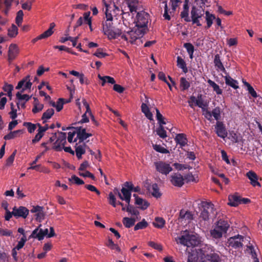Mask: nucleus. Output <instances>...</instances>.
I'll return each mask as SVG.
<instances>
[{"label":"nucleus","mask_w":262,"mask_h":262,"mask_svg":"<svg viewBox=\"0 0 262 262\" xmlns=\"http://www.w3.org/2000/svg\"><path fill=\"white\" fill-rule=\"evenodd\" d=\"M206 14V20L207 21V28H209L212 24V21L215 19V16L209 13L208 11L205 12Z\"/></svg>","instance_id":"obj_47"},{"label":"nucleus","mask_w":262,"mask_h":262,"mask_svg":"<svg viewBox=\"0 0 262 262\" xmlns=\"http://www.w3.org/2000/svg\"><path fill=\"white\" fill-rule=\"evenodd\" d=\"M204 102L201 95L198 97L196 99L194 96H192L190 97L189 100L188 101L189 105L191 107H193V103L199 107H202V104Z\"/></svg>","instance_id":"obj_25"},{"label":"nucleus","mask_w":262,"mask_h":262,"mask_svg":"<svg viewBox=\"0 0 262 262\" xmlns=\"http://www.w3.org/2000/svg\"><path fill=\"white\" fill-rule=\"evenodd\" d=\"M41 225H39L38 228L34 229L32 234L30 235L29 238H37L39 241H41L43 239L45 235H47L49 234L48 233V229H45L43 230L42 229H40L39 228L41 227Z\"/></svg>","instance_id":"obj_12"},{"label":"nucleus","mask_w":262,"mask_h":262,"mask_svg":"<svg viewBox=\"0 0 262 262\" xmlns=\"http://www.w3.org/2000/svg\"><path fill=\"white\" fill-rule=\"evenodd\" d=\"M163 125H159L156 130L157 135L161 138L165 139L167 137L166 132L163 126Z\"/></svg>","instance_id":"obj_46"},{"label":"nucleus","mask_w":262,"mask_h":262,"mask_svg":"<svg viewBox=\"0 0 262 262\" xmlns=\"http://www.w3.org/2000/svg\"><path fill=\"white\" fill-rule=\"evenodd\" d=\"M18 47L16 44H11L8 49V60L9 62L13 61L19 53Z\"/></svg>","instance_id":"obj_14"},{"label":"nucleus","mask_w":262,"mask_h":262,"mask_svg":"<svg viewBox=\"0 0 262 262\" xmlns=\"http://www.w3.org/2000/svg\"><path fill=\"white\" fill-rule=\"evenodd\" d=\"M184 46L186 49L189 55L190 58L192 59L194 52V47L193 45L190 43H185Z\"/></svg>","instance_id":"obj_52"},{"label":"nucleus","mask_w":262,"mask_h":262,"mask_svg":"<svg viewBox=\"0 0 262 262\" xmlns=\"http://www.w3.org/2000/svg\"><path fill=\"white\" fill-rule=\"evenodd\" d=\"M147 223L145 221V220H143L141 222L137 223L135 227V230H138L139 229H141L146 228L147 226Z\"/></svg>","instance_id":"obj_59"},{"label":"nucleus","mask_w":262,"mask_h":262,"mask_svg":"<svg viewBox=\"0 0 262 262\" xmlns=\"http://www.w3.org/2000/svg\"><path fill=\"white\" fill-rule=\"evenodd\" d=\"M29 210L25 207L20 206L18 208L14 207L13 208V215L16 217L26 219L29 214Z\"/></svg>","instance_id":"obj_13"},{"label":"nucleus","mask_w":262,"mask_h":262,"mask_svg":"<svg viewBox=\"0 0 262 262\" xmlns=\"http://www.w3.org/2000/svg\"><path fill=\"white\" fill-rule=\"evenodd\" d=\"M225 74L226 76L223 77L225 78L226 84L234 88V89H237L238 88L237 81L232 78L227 73Z\"/></svg>","instance_id":"obj_27"},{"label":"nucleus","mask_w":262,"mask_h":262,"mask_svg":"<svg viewBox=\"0 0 262 262\" xmlns=\"http://www.w3.org/2000/svg\"><path fill=\"white\" fill-rule=\"evenodd\" d=\"M130 12H136L138 6V0H126Z\"/></svg>","instance_id":"obj_35"},{"label":"nucleus","mask_w":262,"mask_h":262,"mask_svg":"<svg viewBox=\"0 0 262 262\" xmlns=\"http://www.w3.org/2000/svg\"><path fill=\"white\" fill-rule=\"evenodd\" d=\"M102 3L105 6V10L104 11L106 17V20L102 24L103 32L107 36L109 39L117 38L121 35L122 31L119 29H114L112 23L113 17L112 14L110 12V6L105 0H102Z\"/></svg>","instance_id":"obj_1"},{"label":"nucleus","mask_w":262,"mask_h":262,"mask_svg":"<svg viewBox=\"0 0 262 262\" xmlns=\"http://www.w3.org/2000/svg\"><path fill=\"white\" fill-rule=\"evenodd\" d=\"M77 138L79 140V143H84L83 141L88 138L92 136L91 134L86 133L85 128H82L81 127L76 128Z\"/></svg>","instance_id":"obj_16"},{"label":"nucleus","mask_w":262,"mask_h":262,"mask_svg":"<svg viewBox=\"0 0 262 262\" xmlns=\"http://www.w3.org/2000/svg\"><path fill=\"white\" fill-rule=\"evenodd\" d=\"M136 221H137V219L134 217H125L123 219L122 222L125 227L130 228L135 224Z\"/></svg>","instance_id":"obj_37"},{"label":"nucleus","mask_w":262,"mask_h":262,"mask_svg":"<svg viewBox=\"0 0 262 262\" xmlns=\"http://www.w3.org/2000/svg\"><path fill=\"white\" fill-rule=\"evenodd\" d=\"M193 219V215L191 212L189 211H185L184 210H181L180 212V217L179 219L181 220L182 221L185 220V221L189 222Z\"/></svg>","instance_id":"obj_30"},{"label":"nucleus","mask_w":262,"mask_h":262,"mask_svg":"<svg viewBox=\"0 0 262 262\" xmlns=\"http://www.w3.org/2000/svg\"><path fill=\"white\" fill-rule=\"evenodd\" d=\"M215 227H216L217 229H220V231H221L224 233H226L229 227V225L226 221L220 220L217 222Z\"/></svg>","instance_id":"obj_28"},{"label":"nucleus","mask_w":262,"mask_h":262,"mask_svg":"<svg viewBox=\"0 0 262 262\" xmlns=\"http://www.w3.org/2000/svg\"><path fill=\"white\" fill-rule=\"evenodd\" d=\"M240 196L236 195H231L228 197L229 202L228 204L231 206L236 207L240 204Z\"/></svg>","instance_id":"obj_32"},{"label":"nucleus","mask_w":262,"mask_h":262,"mask_svg":"<svg viewBox=\"0 0 262 262\" xmlns=\"http://www.w3.org/2000/svg\"><path fill=\"white\" fill-rule=\"evenodd\" d=\"M18 34V29L17 27L12 25L11 27L8 29V34L11 37H15Z\"/></svg>","instance_id":"obj_53"},{"label":"nucleus","mask_w":262,"mask_h":262,"mask_svg":"<svg viewBox=\"0 0 262 262\" xmlns=\"http://www.w3.org/2000/svg\"><path fill=\"white\" fill-rule=\"evenodd\" d=\"M213 62L217 71H221L225 74H227L226 70H225L222 62L221 61L219 54H216L214 56Z\"/></svg>","instance_id":"obj_21"},{"label":"nucleus","mask_w":262,"mask_h":262,"mask_svg":"<svg viewBox=\"0 0 262 262\" xmlns=\"http://www.w3.org/2000/svg\"><path fill=\"white\" fill-rule=\"evenodd\" d=\"M152 195L156 198H159L161 196V193L159 192L158 185L154 184L152 186Z\"/></svg>","instance_id":"obj_61"},{"label":"nucleus","mask_w":262,"mask_h":262,"mask_svg":"<svg viewBox=\"0 0 262 262\" xmlns=\"http://www.w3.org/2000/svg\"><path fill=\"white\" fill-rule=\"evenodd\" d=\"M171 178V182L175 186L181 187L184 183L183 176L179 173L172 174Z\"/></svg>","instance_id":"obj_19"},{"label":"nucleus","mask_w":262,"mask_h":262,"mask_svg":"<svg viewBox=\"0 0 262 262\" xmlns=\"http://www.w3.org/2000/svg\"><path fill=\"white\" fill-rule=\"evenodd\" d=\"M174 139L177 143L181 146H184L187 144V139L183 134H177Z\"/></svg>","instance_id":"obj_34"},{"label":"nucleus","mask_w":262,"mask_h":262,"mask_svg":"<svg viewBox=\"0 0 262 262\" xmlns=\"http://www.w3.org/2000/svg\"><path fill=\"white\" fill-rule=\"evenodd\" d=\"M86 145L85 143H77L75 145L76 155L78 159L82 158V155L85 152Z\"/></svg>","instance_id":"obj_20"},{"label":"nucleus","mask_w":262,"mask_h":262,"mask_svg":"<svg viewBox=\"0 0 262 262\" xmlns=\"http://www.w3.org/2000/svg\"><path fill=\"white\" fill-rule=\"evenodd\" d=\"M156 118L158 121L159 125H164L166 124V122L165 121V118L162 116V115L160 113L159 110L158 108L156 109Z\"/></svg>","instance_id":"obj_55"},{"label":"nucleus","mask_w":262,"mask_h":262,"mask_svg":"<svg viewBox=\"0 0 262 262\" xmlns=\"http://www.w3.org/2000/svg\"><path fill=\"white\" fill-rule=\"evenodd\" d=\"M24 13L22 10H19L17 13V16L16 17L15 21L16 23L19 26L22 22L23 18Z\"/></svg>","instance_id":"obj_62"},{"label":"nucleus","mask_w":262,"mask_h":262,"mask_svg":"<svg viewBox=\"0 0 262 262\" xmlns=\"http://www.w3.org/2000/svg\"><path fill=\"white\" fill-rule=\"evenodd\" d=\"M201 260L196 249L188 252L187 262H201Z\"/></svg>","instance_id":"obj_23"},{"label":"nucleus","mask_w":262,"mask_h":262,"mask_svg":"<svg viewBox=\"0 0 262 262\" xmlns=\"http://www.w3.org/2000/svg\"><path fill=\"white\" fill-rule=\"evenodd\" d=\"M40 157H41V155H38L36 157L35 159L31 163H30L31 166L28 168V170L34 169V170H35L36 171H42L43 170L40 169V166H41L40 165H35V164H36L37 162L40 158Z\"/></svg>","instance_id":"obj_38"},{"label":"nucleus","mask_w":262,"mask_h":262,"mask_svg":"<svg viewBox=\"0 0 262 262\" xmlns=\"http://www.w3.org/2000/svg\"><path fill=\"white\" fill-rule=\"evenodd\" d=\"M212 117L216 120V121H220L219 120L221 118V109L219 107H216L211 112Z\"/></svg>","instance_id":"obj_49"},{"label":"nucleus","mask_w":262,"mask_h":262,"mask_svg":"<svg viewBox=\"0 0 262 262\" xmlns=\"http://www.w3.org/2000/svg\"><path fill=\"white\" fill-rule=\"evenodd\" d=\"M54 114V110L53 108H49L42 114L41 119L43 120V123H45L47 122V120L50 119Z\"/></svg>","instance_id":"obj_36"},{"label":"nucleus","mask_w":262,"mask_h":262,"mask_svg":"<svg viewBox=\"0 0 262 262\" xmlns=\"http://www.w3.org/2000/svg\"><path fill=\"white\" fill-rule=\"evenodd\" d=\"M126 211L132 215L135 216V218L137 219V220H139L140 219V217L139 216V211L136 208H135L133 206L130 205V204H127V205L126 206Z\"/></svg>","instance_id":"obj_31"},{"label":"nucleus","mask_w":262,"mask_h":262,"mask_svg":"<svg viewBox=\"0 0 262 262\" xmlns=\"http://www.w3.org/2000/svg\"><path fill=\"white\" fill-rule=\"evenodd\" d=\"M145 32L143 29H139L135 27L133 30L126 32L125 34L120 36L122 39L133 43L137 39L142 37Z\"/></svg>","instance_id":"obj_5"},{"label":"nucleus","mask_w":262,"mask_h":262,"mask_svg":"<svg viewBox=\"0 0 262 262\" xmlns=\"http://www.w3.org/2000/svg\"><path fill=\"white\" fill-rule=\"evenodd\" d=\"M34 106L32 109V112L33 113L36 114L42 111L43 108V105L39 103L38 100L36 98H34Z\"/></svg>","instance_id":"obj_41"},{"label":"nucleus","mask_w":262,"mask_h":262,"mask_svg":"<svg viewBox=\"0 0 262 262\" xmlns=\"http://www.w3.org/2000/svg\"><path fill=\"white\" fill-rule=\"evenodd\" d=\"M0 236H13V231L8 229L0 228Z\"/></svg>","instance_id":"obj_57"},{"label":"nucleus","mask_w":262,"mask_h":262,"mask_svg":"<svg viewBox=\"0 0 262 262\" xmlns=\"http://www.w3.org/2000/svg\"><path fill=\"white\" fill-rule=\"evenodd\" d=\"M201 262H219L220 257L217 254H213L209 256L201 258Z\"/></svg>","instance_id":"obj_33"},{"label":"nucleus","mask_w":262,"mask_h":262,"mask_svg":"<svg viewBox=\"0 0 262 262\" xmlns=\"http://www.w3.org/2000/svg\"><path fill=\"white\" fill-rule=\"evenodd\" d=\"M22 93L23 92H21V91H20V92H18L16 94V98L18 100L23 101L25 102L28 101L30 99V97L27 94L22 95Z\"/></svg>","instance_id":"obj_51"},{"label":"nucleus","mask_w":262,"mask_h":262,"mask_svg":"<svg viewBox=\"0 0 262 262\" xmlns=\"http://www.w3.org/2000/svg\"><path fill=\"white\" fill-rule=\"evenodd\" d=\"M246 176L250 180V183L252 186L260 187V183L257 181L258 176L255 172L250 170L246 173Z\"/></svg>","instance_id":"obj_22"},{"label":"nucleus","mask_w":262,"mask_h":262,"mask_svg":"<svg viewBox=\"0 0 262 262\" xmlns=\"http://www.w3.org/2000/svg\"><path fill=\"white\" fill-rule=\"evenodd\" d=\"M154 165L157 171L163 174L167 175L172 170L169 164L163 161L156 162Z\"/></svg>","instance_id":"obj_7"},{"label":"nucleus","mask_w":262,"mask_h":262,"mask_svg":"<svg viewBox=\"0 0 262 262\" xmlns=\"http://www.w3.org/2000/svg\"><path fill=\"white\" fill-rule=\"evenodd\" d=\"M153 148L157 152L162 153V154H168L169 151L168 149L162 147L160 145L157 144H153L152 145Z\"/></svg>","instance_id":"obj_54"},{"label":"nucleus","mask_w":262,"mask_h":262,"mask_svg":"<svg viewBox=\"0 0 262 262\" xmlns=\"http://www.w3.org/2000/svg\"><path fill=\"white\" fill-rule=\"evenodd\" d=\"M210 233L211 236L213 238L216 239L220 238L222 237L223 234H224L223 232L220 231V229H217V228L215 227L213 229H212L210 231Z\"/></svg>","instance_id":"obj_42"},{"label":"nucleus","mask_w":262,"mask_h":262,"mask_svg":"<svg viewBox=\"0 0 262 262\" xmlns=\"http://www.w3.org/2000/svg\"><path fill=\"white\" fill-rule=\"evenodd\" d=\"M148 19L149 15L147 13L143 11L138 12L134 21L135 27L139 29H143V31L145 32L147 29Z\"/></svg>","instance_id":"obj_3"},{"label":"nucleus","mask_w":262,"mask_h":262,"mask_svg":"<svg viewBox=\"0 0 262 262\" xmlns=\"http://www.w3.org/2000/svg\"><path fill=\"white\" fill-rule=\"evenodd\" d=\"M121 191L122 195L118 189H116L114 190L115 192L118 194L121 200H124L127 203V204H129L132 192L125 187H122Z\"/></svg>","instance_id":"obj_15"},{"label":"nucleus","mask_w":262,"mask_h":262,"mask_svg":"<svg viewBox=\"0 0 262 262\" xmlns=\"http://www.w3.org/2000/svg\"><path fill=\"white\" fill-rule=\"evenodd\" d=\"M178 244H181L187 247H194L199 244L198 237L193 234H189L186 231L183 234L175 238Z\"/></svg>","instance_id":"obj_2"},{"label":"nucleus","mask_w":262,"mask_h":262,"mask_svg":"<svg viewBox=\"0 0 262 262\" xmlns=\"http://www.w3.org/2000/svg\"><path fill=\"white\" fill-rule=\"evenodd\" d=\"M196 249L200 259L206 256H210L213 254H216L214 252V248L210 245L202 244H201Z\"/></svg>","instance_id":"obj_6"},{"label":"nucleus","mask_w":262,"mask_h":262,"mask_svg":"<svg viewBox=\"0 0 262 262\" xmlns=\"http://www.w3.org/2000/svg\"><path fill=\"white\" fill-rule=\"evenodd\" d=\"M27 241V237L26 235L23 236V237L21 238L20 240L18 242L17 245L16 246V247L14 248L15 249H17V250H20L21 249L26 241Z\"/></svg>","instance_id":"obj_58"},{"label":"nucleus","mask_w":262,"mask_h":262,"mask_svg":"<svg viewBox=\"0 0 262 262\" xmlns=\"http://www.w3.org/2000/svg\"><path fill=\"white\" fill-rule=\"evenodd\" d=\"M153 225L157 228H162L165 224V220L160 217H156L155 221L153 222Z\"/></svg>","instance_id":"obj_44"},{"label":"nucleus","mask_w":262,"mask_h":262,"mask_svg":"<svg viewBox=\"0 0 262 262\" xmlns=\"http://www.w3.org/2000/svg\"><path fill=\"white\" fill-rule=\"evenodd\" d=\"M44 208L43 207L39 206H33L30 211L32 213H35L36 220L40 222L45 218V214L44 212Z\"/></svg>","instance_id":"obj_17"},{"label":"nucleus","mask_w":262,"mask_h":262,"mask_svg":"<svg viewBox=\"0 0 262 262\" xmlns=\"http://www.w3.org/2000/svg\"><path fill=\"white\" fill-rule=\"evenodd\" d=\"M69 181L77 185H81L84 184V182L82 180L80 179L75 175L72 176L71 178L69 179Z\"/></svg>","instance_id":"obj_60"},{"label":"nucleus","mask_w":262,"mask_h":262,"mask_svg":"<svg viewBox=\"0 0 262 262\" xmlns=\"http://www.w3.org/2000/svg\"><path fill=\"white\" fill-rule=\"evenodd\" d=\"M204 12L203 10H201L194 6L192 7L191 10V17L193 24H195L198 26H201L199 19L203 16Z\"/></svg>","instance_id":"obj_9"},{"label":"nucleus","mask_w":262,"mask_h":262,"mask_svg":"<svg viewBox=\"0 0 262 262\" xmlns=\"http://www.w3.org/2000/svg\"><path fill=\"white\" fill-rule=\"evenodd\" d=\"M63 100L64 99L63 98H59L56 103L55 107L56 108V110L57 112H60L62 109Z\"/></svg>","instance_id":"obj_64"},{"label":"nucleus","mask_w":262,"mask_h":262,"mask_svg":"<svg viewBox=\"0 0 262 262\" xmlns=\"http://www.w3.org/2000/svg\"><path fill=\"white\" fill-rule=\"evenodd\" d=\"M215 132L217 136L225 139L227 136V131L225 124L222 121H216L214 126Z\"/></svg>","instance_id":"obj_11"},{"label":"nucleus","mask_w":262,"mask_h":262,"mask_svg":"<svg viewBox=\"0 0 262 262\" xmlns=\"http://www.w3.org/2000/svg\"><path fill=\"white\" fill-rule=\"evenodd\" d=\"M247 250L249 253H250L252 257L253 258V262H259L258 258L257 257V254L253 246L251 245L248 246Z\"/></svg>","instance_id":"obj_48"},{"label":"nucleus","mask_w":262,"mask_h":262,"mask_svg":"<svg viewBox=\"0 0 262 262\" xmlns=\"http://www.w3.org/2000/svg\"><path fill=\"white\" fill-rule=\"evenodd\" d=\"M177 66L182 69L184 73H186L188 72L185 61L180 56L177 57Z\"/></svg>","instance_id":"obj_40"},{"label":"nucleus","mask_w":262,"mask_h":262,"mask_svg":"<svg viewBox=\"0 0 262 262\" xmlns=\"http://www.w3.org/2000/svg\"><path fill=\"white\" fill-rule=\"evenodd\" d=\"M142 112L145 114V116L150 120H152V114L150 112L148 107L145 103H142L141 105Z\"/></svg>","instance_id":"obj_39"},{"label":"nucleus","mask_w":262,"mask_h":262,"mask_svg":"<svg viewBox=\"0 0 262 262\" xmlns=\"http://www.w3.org/2000/svg\"><path fill=\"white\" fill-rule=\"evenodd\" d=\"M55 27V24L54 23H51L50 25V28L47 31H46L43 33H42L41 34L39 35L37 37V39H43V38H47L51 36L54 32L53 29H54V28Z\"/></svg>","instance_id":"obj_26"},{"label":"nucleus","mask_w":262,"mask_h":262,"mask_svg":"<svg viewBox=\"0 0 262 262\" xmlns=\"http://www.w3.org/2000/svg\"><path fill=\"white\" fill-rule=\"evenodd\" d=\"M24 125L27 128L28 132L30 133H32L36 129V125H37L33 124L31 122H24Z\"/></svg>","instance_id":"obj_56"},{"label":"nucleus","mask_w":262,"mask_h":262,"mask_svg":"<svg viewBox=\"0 0 262 262\" xmlns=\"http://www.w3.org/2000/svg\"><path fill=\"white\" fill-rule=\"evenodd\" d=\"M244 242V237L242 235H237L230 237L228 240L229 246L236 249L243 247V242Z\"/></svg>","instance_id":"obj_10"},{"label":"nucleus","mask_w":262,"mask_h":262,"mask_svg":"<svg viewBox=\"0 0 262 262\" xmlns=\"http://www.w3.org/2000/svg\"><path fill=\"white\" fill-rule=\"evenodd\" d=\"M207 82L213 88V91H215L217 95L222 94V90L216 83L210 79H208Z\"/></svg>","instance_id":"obj_45"},{"label":"nucleus","mask_w":262,"mask_h":262,"mask_svg":"<svg viewBox=\"0 0 262 262\" xmlns=\"http://www.w3.org/2000/svg\"><path fill=\"white\" fill-rule=\"evenodd\" d=\"M181 16L186 22H189L191 20L189 17V6L187 2H185L183 5V10L181 12Z\"/></svg>","instance_id":"obj_29"},{"label":"nucleus","mask_w":262,"mask_h":262,"mask_svg":"<svg viewBox=\"0 0 262 262\" xmlns=\"http://www.w3.org/2000/svg\"><path fill=\"white\" fill-rule=\"evenodd\" d=\"M23 130H17L13 132H11L9 134L6 135L4 136V138L5 140H10L13 138H15L18 136L19 134H23Z\"/></svg>","instance_id":"obj_43"},{"label":"nucleus","mask_w":262,"mask_h":262,"mask_svg":"<svg viewBox=\"0 0 262 262\" xmlns=\"http://www.w3.org/2000/svg\"><path fill=\"white\" fill-rule=\"evenodd\" d=\"M190 87V83L184 77L180 78V88L183 91L187 90Z\"/></svg>","instance_id":"obj_50"},{"label":"nucleus","mask_w":262,"mask_h":262,"mask_svg":"<svg viewBox=\"0 0 262 262\" xmlns=\"http://www.w3.org/2000/svg\"><path fill=\"white\" fill-rule=\"evenodd\" d=\"M133 196L135 198V204L139 205L141 209L145 210L149 206V204L147 201L138 197L137 194H134Z\"/></svg>","instance_id":"obj_24"},{"label":"nucleus","mask_w":262,"mask_h":262,"mask_svg":"<svg viewBox=\"0 0 262 262\" xmlns=\"http://www.w3.org/2000/svg\"><path fill=\"white\" fill-rule=\"evenodd\" d=\"M57 139L54 144L53 148L56 151H61L62 149V146H64L66 143V133L63 132H59Z\"/></svg>","instance_id":"obj_8"},{"label":"nucleus","mask_w":262,"mask_h":262,"mask_svg":"<svg viewBox=\"0 0 262 262\" xmlns=\"http://www.w3.org/2000/svg\"><path fill=\"white\" fill-rule=\"evenodd\" d=\"M109 203L113 207L116 206V199L114 194L111 192L108 194Z\"/></svg>","instance_id":"obj_63"},{"label":"nucleus","mask_w":262,"mask_h":262,"mask_svg":"<svg viewBox=\"0 0 262 262\" xmlns=\"http://www.w3.org/2000/svg\"><path fill=\"white\" fill-rule=\"evenodd\" d=\"M32 82H30L29 76L26 77L24 79L20 81L16 86V89H22L21 92H24L27 89H30L32 86Z\"/></svg>","instance_id":"obj_18"},{"label":"nucleus","mask_w":262,"mask_h":262,"mask_svg":"<svg viewBox=\"0 0 262 262\" xmlns=\"http://www.w3.org/2000/svg\"><path fill=\"white\" fill-rule=\"evenodd\" d=\"M203 210L200 214V217L204 221H208L210 217L216 215L214 205L210 202H203L202 203Z\"/></svg>","instance_id":"obj_4"}]
</instances>
